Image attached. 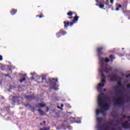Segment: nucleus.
<instances>
[{
    "mask_svg": "<svg viewBox=\"0 0 130 130\" xmlns=\"http://www.w3.org/2000/svg\"><path fill=\"white\" fill-rule=\"evenodd\" d=\"M95 2L96 3H98V4H96V6H98V7H99V8H100V9H103L104 8V5L103 4H104V1L103 0H95Z\"/></svg>",
    "mask_w": 130,
    "mask_h": 130,
    "instance_id": "nucleus-2",
    "label": "nucleus"
},
{
    "mask_svg": "<svg viewBox=\"0 0 130 130\" xmlns=\"http://www.w3.org/2000/svg\"><path fill=\"white\" fill-rule=\"evenodd\" d=\"M58 79H56L55 80L56 82H58Z\"/></svg>",
    "mask_w": 130,
    "mask_h": 130,
    "instance_id": "nucleus-26",
    "label": "nucleus"
},
{
    "mask_svg": "<svg viewBox=\"0 0 130 130\" xmlns=\"http://www.w3.org/2000/svg\"><path fill=\"white\" fill-rule=\"evenodd\" d=\"M38 111L40 113L41 115H44V112H43L42 110L39 109Z\"/></svg>",
    "mask_w": 130,
    "mask_h": 130,
    "instance_id": "nucleus-10",
    "label": "nucleus"
},
{
    "mask_svg": "<svg viewBox=\"0 0 130 130\" xmlns=\"http://www.w3.org/2000/svg\"><path fill=\"white\" fill-rule=\"evenodd\" d=\"M124 117H125V116H124Z\"/></svg>",
    "mask_w": 130,
    "mask_h": 130,
    "instance_id": "nucleus-34",
    "label": "nucleus"
},
{
    "mask_svg": "<svg viewBox=\"0 0 130 130\" xmlns=\"http://www.w3.org/2000/svg\"><path fill=\"white\" fill-rule=\"evenodd\" d=\"M122 50H123L124 49V48H122Z\"/></svg>",
    "mask_w": 130,
    "mask_h": 130,
    "instance_id": "nucleus-32",
    "label": "nucleus"
},
{
    "mask_svg": "<svg viewBox=\"0 0 130 130\" xmlns=\"http://www.w3.org/2000/svg\"><path fill=\"white\" fill-rule=\"evenodd\" d=\"M67 15L68 16H73V12H70L67 13Z\"/></svg>",
    "mask_w": 130,
    "mask_h": 130,
    "instance_id": "nucleus-14",
    "label": "nucleus"
},
{
    "mask_svg": "<svg viewBox=\"0 0 130 130\" xmlns=\"http://www.w3.org/2000/svg\"><path fill=\"white\" fill-rule=\"evenodd\" d=\"M52 86H53L52 89H53L54 90H58V88L55 87V84H53Z\"/></svg>",
    "mask_w": 130,
    "mask_h": 130,
    "instance_id": "nucleus-12",
    "label": "nucleus"
},
{
    "mask_svg": "<svg viewBox=\"0 0 130 130\" xmlns=\"http://www.w3.org/2000/svg\"><path fill=\"white\" fill-rule=\"evenodd\" d=\"M0 60H3V56L0 55Z\"/></svg>",
    "mask_w": 130,
    "mask_h": 130,
    "instance_id": "nucleus-18",
    "label": "nucleus"
},
{
    "mask_svg": "<svg viewBox=\"0 0 130 130\" xmlns=\"http://www.w3.org/2000/svg\"><path fill=\"white\" fill-rule=\"evenodd\" d=\"M63 23L64 24V27H68V26H70V21H68L67 22L64 21Z\"/></svg>",
    "mask_w": 130,
    "mask_h": 130,
    "instance_id": "nucleus-9",
    "label": "nucleus"
},
{
    "mask_svg": "<svg viewBox=\"0 0 130 130\" xmlns=\"http://www.w3.org/2000/svg\"><path fill=\"white\" fill-rule=\"evenodd\" d=\"M128 119L130 121V117H128Z\"/></svg>",
    "mask_w": 130,
    "mask_h": 130,
    "instance_id": "nucleus-28",
    "label": "nucleus"
},
{
    "mask_svg": "<svg viewBox=\"0 0 130 130\" xmlns=\"http://www.w3.org/2000/svg\"><path fill=\"white\" fill-rule=\"evenodd\" d=\"M61 108H62V107H63V104H62L61 105Z\"/></svg>",
    "mask_w": 130,
    "mask_h": 130,
    "instance_id": "nucleus-23",
    "label": "nucleus"
},
{
    "mask_svg": "<svg viewBox=\"0 0 130 130\" xmlns=\"http://www.w3.org/2000/svg\"><path fill=\"white\" fill-rule=\"evenodd\" d=\"M108 79H109L112 82H113V81H120V78L115 75L108 76Z\"/></svg>",
    "mask_w": 130,
    "mask_h": 130,
    "instance_id": "nucleus-1",
    "label": "nucleus"
},
{
    "mask_svg": "<svg viewBox=\"0 0 130 130\" xmlns=\"http://www.w3.org/2000/svg\"><path fill=\"white\" fill-rule=\"evenodd\" d=\"M16 13H17V10H14V9H13L11 10V15H14L16 14Z\"/></svg>",
    "mask_w": 130,
    "mask_h": 130,
    "instance_id": "nucleus-8",
    "label": "nucleus"
},
{
    "mask_svg": "<svg viewBox=\"0 0 130 130\" xmlns=\"http://www.w3.org/2000/svg\"><path fill=\"white\" fill-rule=\"evenodd\" d=\"M42 17H43V16H40L39 18H42Z\"/></svg>",
    "mask_w": 130,
    "mask_h": 130,
    "instance_id": "nucleus-25",
    "label": "nucleus"
},
{
    "mask_svg": "<svg viewBox=\"0 0 130 130\" xmlns=\"http://www.w3.org/2000/svg\"><path fill=\"white\" fill-rule=\"evenodd\" d=\"M114 0H106L105 2L106 6H108V8H110L112 5H113V3Z\"/></svg>",
    "mask_w": 130,
    "mask_h": 130,
    "instance_id": "nucleus-3",
    "label": "nucleus"
},
{
    "mask_svg": "<svg viewBox=\"0 0 130 130\" xmlns=\"http://www.w3.org/2000/svg\"><path fill=\"white\" fill-rule=\"evenodd\" d=\"M110 58H111V59H112H112H113V56L110 55Z\"/></svg>",
    "mask_w": 130,
    "mask_h": 130,
    "instance_id": "nucleus-16",
    "label": "nucleus"
},
{
    "mask_svg": "<svg viewBox=\"0 0 130 130\" xmlns=\"http://www.w3.org/2000/svg\"><path fill=\"white\" fill-rule=\"evenodd\" d=\"M44 123H45V121H44Z\"/></svg>",
    "mask_w": 130,
    "mask_h": 130,
    "instance_id": "nucleus-31",
    "label": "nucleus"
},
{
    "mask_svg": "<svg viewBox=\"0 0 130 130\" xmlns=\"http://www.w3.org/2000/svg\"><path fill=\"white\" fill-rule=\"evenodd\" d=\"M103 49H104V47H100L98 49V52L99 54L102 51V50H103Z\"/></svg>",
    "mask_w": 130,
    "mask_h": 130,
    "instance_id": "nucleus-7",
    "label": "nucleus"
},
{
    "mask_svg": "<svg viewBox=\"0 0 130 130\" xmlns=\"http://www.w3.org/2000/svg\"><path fill=\"white\" fill-rule=\"evenodd\" d=\"M127 88H130V84H128V85H127Z\"/></svg>",
    "mask_w": 130,
    "mask_h": 130,
    "instance_id": "nucleus-21",
    "label": "nucleus"
},
{
    "mask_svg": "<svg viewBox=\"0 0 130 130\" xmlns=\"http://www.w3.org/2000/svg\"><path fill=\"white\" fill-rule=\"evenodd\" d=\"M119 10V8H117L116 9V11H118Z\"/></svg>",
    "mask_w": 130,
    "mask_h": 130,
    "instance_id": "nucleus-22",
    "label": "nucleus"
},
{
    "mask_svg": "<svg viewBox=\"0 0 130 130\" xmlns=\"http://www.w3.org/2000/svg\"><path fill=\"white\" fill-rule=\"evenodd\" d=\"M40 130H50L49 127H45L44 129L41 128Z\"/></svg>",
    "mask_w": 130,
    "mask_h": 130,
    "instance_id": "nucleus-11",
    "label": "nucleus"
},
{
    "mask_svg": "<svg viewBox=\"0 0 130 130\" xmlns=\"http://www.w3.org/2000/svg\"><path fill=\"white\" fill-rule=\"evenodd\" d=\"M77 123H81V121H79V122H76Z\"/></svg>",
    "mask_w": 130,
    "mask_h": 130,
    "instance_id": "nucleus-27",
    "label": "nucleus"
},
{
    "mask_svg": "<svg viewBox=\"0 0 130 130\" xmlns=\"http://www.w3.org/2000/svg\"><path fill=\"white\" fill-rule=\"evenodd\" d=\"M126 78H129L130 77V74H129L128 75H126Z\"/></svg>",
    "mask_w": 130,
    "mask_h": 130,
    "instance_id": "nucleus-19",
    "label": "nucleus"
},
{
    "mask_svg": "<svg viewBox=\"0 0 130 130\" xmlns=\"http://www.w3.org/2000/svg\"><path fill=\"white\" fill-rule=\"evenodd\" d=\"M35 74L36 73H31L30 75H31V76H35Z\"/></svg>",
    "mask_w": 130,
    "mask_h": 130,
    "instance_id": "nucleus-20",
    "label": "nucleus"
},
{
    "mask_svg": "<svg viewBox=\"0 0 130 130\" xmlns=\"http://www.w3.org/2000/svg\"><path fill=\"white\" fill-rule=\"evenodd\" d=\"M57 108H58L59 109H61V110H62V108H61L59 106H57Z\"/></svg>",
    "mask_w": 130,
    "mask_h": 130,
    "instance_id": "nucleus-17",
    "label": "nucleus"
},
{
    "mask_svg": "<svg viewBox=\"0 0 130 130\" xmlns=\"http://www.w3.org/2000/svg\"><path fill=\"white\" fill-rule=\"evenodd\" d=\"M26 79L25 78H23L22 79L20 80V82L23 83L24 81H25Z\"/></svg>",
    "mask_w": 130,
    "mask_h": 130,
    "instance_id": "nucleus-15",
    "label": "nucleus"
},
{
    "mask_svg": "<svg viewBox=\"0 0 130 130\" xmlns=\"http://www.w3.org/2000/svg\"><path fill=\"white\" fill-rule=\"evenodd\" d=\"M79 20V17L78 16H76L74 17V19L73 21L72 22H71L70 23V26H73V25H74V24H75V23H77V22H78V20Z\"/></svg>",
    "mask_w": 130,
    "mask_h": 130,
    "instance_id": "nucleus-6",
    "label": "nucleus"
},
{
    "mask_svg": "<svg viewBox=\"0 0 130 130\" xmlns=\"http://www.w3.org/2000/svg\"><path fill=\"white\" fill-rule=\"evenodd\" d=\"M37 17H38V15H37Z\"/></svg>",
    "mask_w": 130,
    "mask_h": 130,
    "instance_id": "nucleus-33",
    "label": "nucleus"
},
{
    "mask_svg": "<svg viewBox=\"0 0 130 130\" xmlns=\"http://www.w3.org/2000/svg\"><path fill=\"white\" fill-rule=\"evenodd\" d=\"M53 80H54V78H53Z\"/></svg>",
    "mask_w": 130,
    "mask_h": 130,
    "instance_id": "nucleus-35",
    "label": "nucleus"
},
{
    "mask_svg": "<svg viewBox=\"0 0 130 130\" xmlns=\"http://www.w3.org/2000/svg\"><path fill=\"white\" fill-rule=\"evenodd\" d=\"M65 34H67V31L60 30L58 33L56 34V36L57 37L59 38L61 35H64Z\"/></svg>",
    "mask_w": 130,
    "mask_h": 130,
    "instance_id": "nucleus-5",
    "label": "nucleus"
},
{
    "mask_svg": "<svg viewBox=\"0 0 130 130\" xmlns=\"http://www.w3.org/2000/svg\"><path fill=\"white\" fill-rule=\"evenodd\" d=\"M104 91H106V89H104Z\"/></svg>",
    "mask_w": 130,
    "mask_h": 130,
    "instance_id": "nucleus-30",
    "label": "nucleus"
},
{
    "mask_svg": "<svg viewBox=\"0 0 130 130\" xmlns=\"http://www.w3.org/2000/svg\"><path fill=\"white\" fill-rule=\"evenodd\" d=\"M119 8H121V5H119Z\"/></svg>",
    "mask_w": 130,
    "mask_h": 130,
    "instance_id": "nucleus-24",
    "label": "nucleus"
},
{
    "mask_svg": "<svg viewBox=\"0 0 130 130\" xmlns=\"http://www.w3.org/2000/svg\"><path fill=\"white\" fill-rule=\"evenodd\" d=\"M69 19H72V17H69Z\"/></svg>",
    "mask_w": 130,
    "mask_h": 130,
    "instance_id": "nucleus-29",
    "label": "nucleus"
},
{
    "mask_svg": "<svg viewBox=\"0 0 130 130\" xmlns=\"http://www.w3.org/2000/svg\"><path fill=\"white\" fill-rule=\"evenodd\" d=\"M122 126H123L124 128H130V124L128 121H126L125 123H123L122 124Z\"/></svg>",
    "mask_w": 130,
    "mask_h": 130,
    "instance_id": "nucleus-4",
    "label": "nucleus"
},
{
    "mask_svg": "<svg viewBox=\"0 0 130 130\" xmlns=\"http://www.w3.org/2000/svg\"><path fill=\"white\" fill-rule=\"evenodd\" d=\"M39 107H45V104H40Z\"/></svg>",
    "mask_w": 130,
    "mask_h": 130,
    "instance_id": "nucleus-13",
    "label": "nucleus"
}]
</instances>
